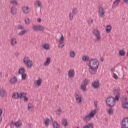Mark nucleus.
I'll return each mask as SVG.
<instances>
[{"mask_svg":"<svg viewBox=\"0 0 128 128\" xmlns=\"http://www.w3.org/2000/svg\"><path fill=\"white\" fill-rule=\"evenodd\" d=\"M6 94V92L4 89H0V96L1 98H4Z\"/></svg>","mask_w":128,"mask_h":128,"instance_id":"22","label":"nucleus"},{"mask_svg":"<svg viewBox=\"0 0 128 128\" xmlns=\"http://www.w3.org/2000/svg\"><path fill=\"white\" fill-rule=\"evenodd\" d=\"M113 78H115V80H118V74H114Z\"/></svg>","mask_w":128,"mask_h":128,"instance_id":"49","label":"nucleus"},{"mask_svg":"<svg viewBox=\"0 0 128 128\" xmlns=\"http://www.w3.org/2000/svg\"><path fill=\"white\" fill-rule=\"evenodd\" d=\"M12 124H14V122H12Z\"/></svg>","mask_w":128,"mask_h":128,"instance_id":"62","label":"nucleus"},{"mask_svg":"<svg viewBox=\"0 0 128 128\" xmlns=\"http://www.w3.org/2000/svg\"><path fill=\"white\" fill-rule=\"evenodd\" d=\"M75 98L76 102L78 104H82V102H84V98L80 94H76Z\"/></svg>","mask_w":128,"mask_h":128,"instance_id":"7","label":"nucleus"},{"mask_svg":"<svg viewBox=\"0 0 128 128\" xmlns=\"http://www.w3.org/2000/svg\"><path fill=\"white\" fill-rule=\"evenodd\" d=\"M2 109L0 108V118L2 119Z\"/></svg>","mask_w":128,"mask_h":128,"instance_id":"51","label":"nucleus"},{"mask_svg":"<svg viewBox=\"0 0 128 128\" xmlns=\"http://www.w3.org/2000/svg\"><path fill=\"white\" fill-rule=\"evenodd\" d=\"M34 84H36V86H42V79L40 78L38 80L36 81Z\"/></svg>","mask_w":128,"mask_h":128,"instance_id":"25","label":"nucleus"},{"mask_svg":"<svg viewBox=\"0 0 128 128\" xmlns=\"http://www.w3.org/2000/svg\"><path fill=\"white\" fill-rule=\"evenodd\" d=\"M18 30H24V27L22 26H18Z\"/></svg>","mask_w":128,"mask_h":128,"instance_id":"52","label":"nucleus"},{"mask_svg":"<svg viewBox=\"0 0 128 128\" xmlns=\"http://www.w3.org/2000/svg\"><path fill=\"white\" fill-rule=\"evenodd\" d=\"M122 128H128V118H124L122 120Z\"/></svg>","mask_w":128,"mask_h":128,"instance_id":"13","label":"nucleus"},{"mask_svg":"<svg viewBox=\"0 0 128 128\" xmlns=\"http://www.w3.org/2000/svg\"><path fill=\"white\" fill-rule=\"evenodd\" d=\"M38 22H42V20L40 18L38 19Z\"/></svg>","mask_w":128,"mask_h":128,"instance_id":"57","label":"nucleus"},{"mask_svg":"<svg viewBox=\"0 0 128 128\" xmlns=\"http://www.w3.org/2000/svg\"><path fill=\"white\" fill-rule=\"evenodd\" d=\"M10 12L12 16H16L18 14V8L16 6H13L10 9Z\"/></svg>","mask_w":128,"mask_h":128,"instance_id":"17","label":"nucleus"},{"mask_svg":"<svg viewBox=\"0 0 128 128\" xmlns=\"http://www.w3.org/2000/svg\"><path fill=\"white\" fill-rule=\"evenodd\" d=\"M70 56L72 58H76V52L74 51H72L70 52Z\"/></svg>","mask_w":128,"mask_h":128,"instance_id":"42","label":"nucleus"},{"mask_svg":"<svg viewBox=\"0 0 128 128\" xmlns=\"http://www.w3.org/2000/svg\"><path fill=\"white\" fill-rule=\"evenodd\" d=\"M126 92H127V94H128V90H126Z\"/></svg>","mask_w":128,"mask_h":128,"instance_id":"61","label":"nucleus"},{"mask_svg":"<svg viewBox=\"0 0 128 128\" xmlns=\"http://www.w3.org/2000/svg\"><path fill=\"white\" fill-rule=\"evenodd\" d=\"M64 46H66V43L64 42H60L58 44V47L59 48H64Z\"/></svg>","mask_w":128,"mask_h":128,"instance_id":"31","label":"nucleus"},{"mask_svg":"<svg viewBox=\"0 0 128 128\" xmlns=\"http://www.w3.org/2000/svg\"><path fill=\"white\" fill-rule=\"evenodd\" d=\"M0 78H2V73L0 72Z\"/></svg>","mask_w":128,"mask_h":128,"instance_id":"54","label":"nucleus"},{"mask_svg":"<svg viewBox=\"0 0 128 128\" xmlns=\"http://www.w3.org/2000/svg\"><path fill=\"white\" fill-rule=\"evenodd\" d=\"M52 62V58L48 57L46 58V62L44 64V66H48Z\"/></svg>","mask_w":128,"mask_h":128,"instance_id":"19","label":"nucleus"},{"mask_svg":"<svg viewBox=\"0 0 128 128\" xmlns=\"http://www.w3.org/2000/svg\"><path fill=\"white\" fill-rule=\"evenodd\" d=\"M83 62H86L90 61V57L88 56H84L82 58Z\"/></svg>","mask_w":128,"mask_h":128,"instance_id":"33","label":"nucleus"},{"mask_svg":"<svg viewBox=\"0 0 128 128\" xmlns=\"http://www.w3.org/2000/svg\"><path fill=\"white\" fill-rule=\"evenodd\" d=\"M122 107L124 108L125 110H128V102H126L122 104Z\"/></svg>","mask_w":128,"mask_h":128,"instance_id":"45","label":"nucleus"},{"mask_svg":"<svg viewBox=\"0 0 128 128\" xmlns=\"http://www.w3.org/2000/svg\"><path fill=\"white\" fill-rule=\"evenodd\" d=\"M22 80H26V74H22Z\"/></svg>","mask_w":128,"mask_h":128,"instance_id":"46","label":"nucleus"},{"mask_svg":"<svg viewBox=\"0 0 128 128\" xmlns=\"http://www.w3.org/2000/svg\"><path fill=\"white\" fill-rule=\"evenodd\" d=\"M18 74L20 75L26 74V68H20L18 72Z\"/></svg>","mask_w":128,"mask_h":128,"instance_id":"27","label":"nucleus"},{"mask_svg":"<svg viewBox=\"0 0 128 128\" xmlns=\"http://www.w3.org/2000/svg\"><path fill=\"white\" fill-rule=\"evenodd\" d=\"M34 6L36 8H42V2H40V0H37L35 2Z\"/></svg>","mask_w":128,"mask_h":128,"instance_id":"18","label":"nucleus"},{"mask_svg":"<svg viewBox=\"0 0 128 128\" xmlns=\"http://www.w3.org/2000/svg\"><path fill=\"white\" fill-rule=\"evenodd\" d=\"M18 44V40L16 38H12L10 39L11 46H16Z\"/></svg>","mask_w":128,"mask_h":128,"instance_id":"16","label":"nucleus"},{"mask_svg":"<svg viewBox=\"0 0 128 128\" xmlns=\"http://www.w3.org/2000/svg\"><path fill=\"white\" fill-rule=\"evenodd\" d=\"M42 48L45 50H50V46L48 44H44L42 46Z\"/></svg>","mask_w":128,"mask_h":128,"instance_id":"20","label":"nucleus"},{"mask_svg":"<svg viewBox=\"0 0 128 128\" xmlns=\"http://www.w3.org/2000/svg\"><path fill=\"white\" fill-rule=\"evenodd\" d=\"M96 112H97L96 110L91 111L88 115L84 117L83 118L84 122H90L92 120V118H94L96 116Z\"/></svg>","mask_w":128,"mask_h":128,"instance_id":"2","label":"nucleus"},{"mask_svg":"<svg viewBox=\"0 0 128 128\" xmlns=\"http://www.w3.org/2000/svg\"><path fill=\"white\" fill-rule=\"evenodd\" d=\"M2 122V118H0V124Z\"/></svg>","mask_w":128,"mask_h":128,"instance_id":"59","label":"nucleus"},{"mask_svg":"<svg viewBox=\"0 0 128 128\" xmlns=\"http://www.w3.org/2000/svg\"><path fill=\"white\" fill-rule=\"evenodd\" d=\"M94 106L96 108L98 107V102H94Z\"/></svg>","mask_w":128,"mask_h":128,"instance_id":"55","label":"nucleus"},{"mask_svg":"<svg viewBox=\"0 0 128 128\" xmlns=\"http://www.w3.org/2000/svg\"><path fill=\"white\" fill-rule=\"evenodd\" d=\"M119 55L120 56H126V52L124 50H121L119 52Z\"/></svg>","mask_w":128,"mask_h":128,"instance_id":"37","label":"nucleus"},{"mask_svg":"<svg viewBox=\"0 0 128 128\" xmlns=\"http://www.w3.org/2000/svg\"><path fill=\"white\" fill-rule=\"evenodd\" d=\"M23 62L24 64H26L28 68H32L34 66V62L30 60V58L28 56L24 58Z\"/></svg>","mask_w":128,"mask_h":128,"instance_id":"3","label":"nucleus"},{"mask_svg":"<svg viewBox=\"0 0 128 128\" xmlns=\"http://www.w3.org/2000/svg\"><path fill=\"white\" fill-rule=\"evenodd\" d=\"M108 112L110 115L112 114H114V110L112 108H110L108 110Z\"/></svg>","mask_w":128,"mask_h":128,"instance_id":"48","label":"nucleus"},{"mask_svg":"<svg viewBox=\"0 0 128 128\" xmlns=\"http://www.w3.org/2000/svg\"><path fill=\"white\" fill-rule=\"evenodd\" d=\"M125 4H128V0H123Z\"/></svg>","mask_w":128,"mask_h":128,"instance_id":"56","label":"nucleus"},{"mask_svg":"<svg viewBox=\"0 0 128 128\" xmlns=\"http://www.w3.org/2000/svg\"><path fill=\"white\" fill-rule=\"evenodd\" d=\"M98 16L100 18H104L106 16V10L102 6H100L98 8Z\"/></svg>","mask_w":128,"mask_h":128,"instance_id":"9","label":"nucleus"},{"mask_svg":"<svg viewBox=\"0 0 128 128\" xmlns=\"http://www.w3.org/2000/svg\"><path fill=\"white\" fill-rule=\"evenodd\" d=\"M18 82V78L16 76L11 78L10 80V82L11 84H16Z\"/></svg>","mask_w":128,"mask_h":128,"instance_id":"14","label":"nucleus"},{"mask_svg":"<svg viewBox=\"0 0 128 128\" xmlns=\"http://www.w3.org/2000/svg\"><path fill=\"white\" fill-rule=\"evenodd\" d=\"M24 22L26 26H30V22H32L30 21V18H28V17H26L25 18Z\"/></svg>","mask_w":128,"mask_h":128,"instance_id":"30","label":"nucleus"},{"mask_svg":"<svg viewBox=\"0 0 128 128\" xmlns=\"http://www.w3.org/2000/svg\"><path fill=\"white\" fill-rule=\"evenodd\" d=\"M10 4L12 6H18V0H12L10 2Z\"/></svg>","mask_w":128,"mask_h":128,"instance_id":"34","label":"nucleus"},{"mask_svg":"<svg viewBox=\"0 0 128 128\" xmlns=\"http://www.w3.org/2000/svg\"><path fill=\"white\" fill-rule=\"evenodd\" d=\"M14 126L16 128H20V126H22V120H19L14 124Z\"/></svg>","mask_w":128,"mask_h":128,"instance_id":"26","label":"nucleus"},{"mask_svg":"<svg viewBox=\"0 0 128 128\" xmlns=\"http://www.w3.org/2000/svg\"><path fill=\"white\" fill-rule=\"evenodd\" d=\"M88 72L90 74H96L98 70L100 68V61L96 58H93L90 60L89 62Z\"/></svg>","mask_w":128,"mask_h":128,"instance_id":"1","label":"nucleus"},{"mask_svg":"<svg viewBox=\"0 0 128 128\" xmlns=\"http://www.w3.org/2000/svg\"><path fill=\"white\" fill-rule=\"evenodd\" d=\"M23 62L24 64H26L28 68H32L34 66V62L30 60V58L28 56L24 58Z\"/></svg>","mask_w":128,"mask_h":128,"instance_id":"4","label":"nucleus"},{"mask_svg":"<svg viewBox=\"0 0 128 128\" xmlns=\"http://www.w3.org/2000/svg\"><path fill=\"white\" fill-rule=\"evenodd\" d=\"M15 56H20V53L18 52H16V53L15 54Z\"/></svg>","mask_w":128,"mask_h":128,"instance_id":"53","label":"nucleus"},{"mask_svg":"<svg viewBox=\"0 0 128 128\" xmlns=\"http://www.w3.org/2000/svg\"><path fill=\"white\" fill-rule=\"evenodd\" d=\"M93 34L96 38V42H100L102 40V35H100V32L98 30L94 29L93 30Z\"/></svg>","mask_w":128,"mask_h":128,"instance_id":"6","label":"nucleus"},{"mask_svg":"<svg viewBox=\"0 0 128 128\" xmlns=\"http://www.w3.org/2000/svg\"><path fill=\"white\" fill-rule=\"evenodd\" d=\"M26 32H27L26 30H24L21 31L20 32H19L18 34L19 36H24V34H26Z\"/></svg>","mask_w":128,"mask_h":128,"instance_id":"43","label":"nucleus"},{"mask_svg":"<svg viewBox=\"0 0 128 128\" xmlns=\"http://www.w3.org/2000/svg\"><path fill=\"white\" fill-rule=\"evenodd\" d=\"M74 14H72V13H70V14L69 18H70V20H74Z\"/></svg>","mask_w":128,"mask_h":128,"instance_id":"47","label":"nucleus"},{"mask_svg":"<svg viewBox=\"0 0 128 128\" xmlns=\"http://www.w3.org/2000/svg\"><path fill=\"white\" fill-rule=\"evenodd\" d=\"M116 92H117V94H116V96L114 98L115 102H116V100L117 102H118V100H120V93L118 90H116Z\"/></svg>","mask_w":128,"mask_h":128,"instance_id":"23","label":"nucleus"},{"mask_svg":"<svg viewBox=\"0 0 128 128\" xmlns=\"http://www.w3.org/2000/svg\"><path fill=\"white\" fill-rule=\"evenodd\" d=\"M59 42H64V36L62 34L60 38L58 40Z\"/></svg>","mask_w":128,"mask_h":128,"instance_id":"38","label":"nucleus"},{"mask_svg":"<svg viewBox=\"0 0 128 128\" xmlns=\"http://www.w3.org/2000/svg\"><path fill=\"white\" fill-rule=\"evenodd\" d=\"M62 124L64 126H68V120L64 119L62 120Z\"/></svg>","mask_w":128,"mask_h":128,"instance_id":"36","label":"nucleus"},{"mask_svg":"<svg viewBox=\"0 0 128 128\" xmlns=\"http://www.w3.org/2000/svg\"><path fill=\"white\" fill-rule=\"evenodd\" d=\"M114 70H115L114 68H112V69L110 70V71H111L112 72H114Z\"/></svg>","mask_w":128,"mask_h":128,"instance_id":"58","label":"nucleus"},{"mask_svg":"<svg viewBox=\"0 0 128 128\" xmlns=\"http://www.w3.org/2000/svg\"><path fill=\"white\" fill-rule=\"evenodd\" d=\"M72 12L74 16H76V14H78V9L76 8H74L72 10Z\"/></svg>","mask_w":128,"mask_h":128,"instance_id":"41","label":"nucleus"},{"mask_svg":"<svg viewBox=\"0 0 128 128\" xmlns=\"http://www.w3.org/2000/svg\"><path fill=\"white\" fill-rule=\"evenodd\" d=\"M28 110H29V112H32L34 109V104H32V103H30L28 104Z\"/></svg>","mask_w":128,"mask_h":128,"instance_id":"24","label":"nucleus"},{"mask_svg":"<svg viewBox=\"0 0 128 128\" xmlns=\"http://www.w3.org/2000/svg\"><path fill=\"white\" fill-rule=\"evenodd\" d=\"M84 84H84V86H88V83L90 82V80H88V79H85L84 82H83Z\"/></svg>","mask_w":128,"mask_h":128,"instance_id":"44","label":"nucleus"},{"mask_svg":"<svg viewBox=\"0 0 128 128\" xmlns=\"http://www.w3.org/2000/svg\"><path fill=\"white\" fill-rule=\"evenodd\" d=\"M44 122L46 128H48V126H50V119L48 118H46L44 120Z\"/></svg>","mask_w":128,"mask_h":128,"instance_id":"32","label":"nucleus"},{"mask_svg":"<svg viewBox=\"0 0 128 128\" xmlns=\"http://www.w3.org/2000/svg\"><path fill=\"white\" fill-rule=\"evenodd\" d=\"M32 30L34 32H44L46 28L42 26H34L32 28Z\"/></svg>","mask_w":128,"mask_h":128,"instance_id":"8","label":"nucleus"},{"mask_svg":"<svg viewBox=\"0 0 128 128\" xmlns=\"http://www.w3.org/2000/svg\"><path fill=\"white\" fill-rule=\"evenodd\" d=\"M94 22V20L92 19H90L88 20V24H92Z\"/></svg>","mask_w":128,"mask_h":128,"instance_id":"50","label":"nucleus"},{"mask_svg":"<svg viewBox=\"0 0 128 128\" xmlns=\"http://www.w3.org/2000/svg\"><path fill=\"white\" fill-rule=\"evenodd\" d=\"M62 114V109L60 108H58L56 111V114H57V116H61Z\"/></svg>","mask_w":128,"mask_h":128,"instance_id":"39","label":"nucleus"},{"mask_svg":"<svg viewBox=\"0 0 128 128\" xmlns=\"http://www.w3.org/2000/svg\"><path fill=\"white\" fill-rule=\"evenodd\" d=\"M112 27L111 26H106V32L107 34H110V32H112Z\"/></svg>","mask_w":128,"mask_h":128,"instance_id":"29","label":"nucleus"},{"mask_svg":"<svg viewBox=\"0 0 128 128\" xmlns=\"http://www.w3.org/2000/svg\"><path fill=\"white\" fill-rule=\"evenodd\" d=\"M100 81H94L92 84V86L93 88L96 90L100 88Z\"/></svg>","mask_w":128,"mask_h":128,"instance_id":"15","label":"nucleus"},{"mask_svg":"<svg viewBox=\"0 0 128 128\" xmlns=\"http://www.w3.org/2000/svg\"><path fill=\"white\" fill-rule=\"evenodd\" d=\"M54 128H60V125L58 124V123L56 122H54Z\"/></svg>","mask_w":128,"mask_h":128,"instance_id":"40","label":"nucleus"},{"mask_svg":"<svg viewBox=\"0 0 128 128\" xmlns=\"http://www.w3.org/2000/svg\"><path fill=\"white\" fill-rule=\"evenodd\" d=\"M51 122H52V118H51Z\"/></svg>","mask_w":128,"mask_h":128,"instance_id":"60","label":"nucleus"},{"mask_svg":"<svg viewBox=\"0 0 128 128\" xmlns=\"http://www.w3.org/2000/svg\"><path fill=\"white\" fill-rule=\"evenodd\" d=\"M80 90L82 92H86V90H88V89L86 88V86L84 85V84L81 85Z\"/></svg>","mask_w":128,"mask_h":128,"instance_id":"35","label":"nucleus"},{"mask_svg":"<svg viewBox=\"0 0 128 128\" xmlns=\"http://www.w3.org/2000/svg\"><path fill=\"white\" fill-rule=\"evenodd\" d=\"M22 10L24 14H30V9L28 6H24L22 7Z\"/></svg>","mask_w":128,"mask_h":128,"instance_id":"12","label":"nucleus"},{"mask_svg":"<svg viewBox=\"0 0 128 128\" xmlns=\"http://www.w3.org/2000/svg\"><path fill=\"white\" fill-rule=\"evenodd\" d=\"M20 94V100H22V98H24V102H28V98L26 96L28 94L26 92H21Z\"/></svg>","mask_w":128,"mask_h":128,"instance_id":"10","label":"nucleus"},{"mask_svg":"<svg viewBox=\"0 0 128 128\" xmlns=\"http://www.w3.org/2000/svg\"><path fill=\"white\" fill-rule=\"evenodd\" d=\"M120 3V0H116L115 2H114L112 8H116V6H118V4Z\"/></svg>","mask_w":128,"mask_h":128,"instance_id":"21","label":"nucleus"},{"mask_svg":"<svg viewBox=\"0 0 128 128\" xmlns=\"http://www.w3.org/2000/svg\"><path fill=\"white\" fill-rule=\"evenodd\" d=\"M12 98L14 100H18L20 98V94H18V92H14V93Z\"/></svg>","mask_w":128,"mask_h":128,"instance_id":"28","label":"nucleus"},{"mask_svg":"<svg viewBox=\"0 0 128 128\" xmlns=\"http://www.w3.org/2000/svg\"><path fill=\"white\" fill-rule=\"evenodd\" d=\"M76 76V72L74 69H70L68 72V76L69 78H74Z\"/></svg>","mask_w":128,"mask_h":128,"instance_id":"11","label":"nucleus"},{"mask_svg":"<svg viewBox=\"0 0 128 128\" xmlns=\"http://www.w3.org/2000/svg\"><path fill=\"white\" fill-rule=\"evenodd\" d=\"M106 102L108 106L112 108L116 106V99L114 97L110 96L106 99Z\"/></svg>","mask_w":128,"mask_h":128,"instance_id":"5","label":"nucleus"}]
</instances>
